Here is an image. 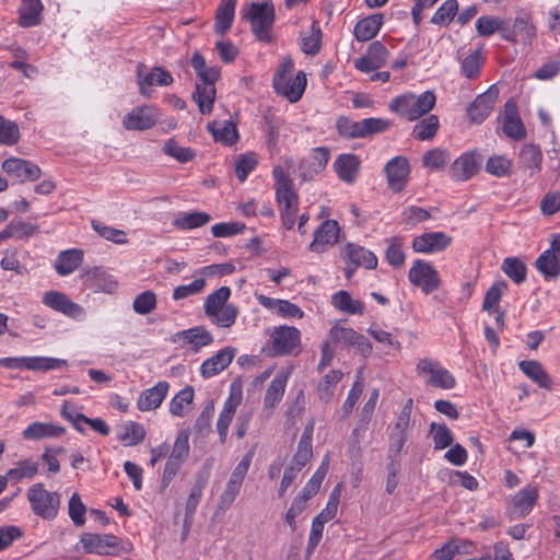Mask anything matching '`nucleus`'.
Masks as SVG:
<instances>
[{
    "mask_svg": "<svg viewBox=\"0 0 560 560\" xmlns=\"http://www.w3.org/2000/svg\"><path fill=\"white\" fill-rule=\"evenodd\" d=\"M160 110L153 105L135 107L122 119V126L127 130H147L155 126L160 119Z\"/></svg>",
    "mask_w": 560,
    "mask_h": 560,
    "instance_id": "13",
    "label": "nucleus"
},
{
    "mask_svg": "<svg viewBox=\"0 0 560 560\" xmlns=\"http://www.w3.org/2000/svg\"><path fill=\"white\" fill-rule=\"evenodd\" d=\"M133 311L140 315H147L156 307V294L153 291H144L138 294L132 303Z\"/></svg>",
    "mask_w": 560,
    "mask_h": 560,
    "instance_id": "62",
    "label": "nucleus"
},
{
    "mask_svg": "<svg viewBox=\"0 0 560 560\" xmlns=\"http://www.w3.org/2000/svg\"><path fill=\"white\" fill-rule=\"evenodd\" d=\"M289 380V373L281 371L279 372L273 380L270 382L265 397H264V408L265 409H273L283 398L285 393L287 383Z\"/></svg>",
    "mask_w": 560,
    "mask_h": 560,
    "instance_id": "31",
    "label": "nucleus"
},
{
    "mask_svg": "<svg viewBox=\"0 0 560 560\" xmlns=\"http://www.w3.org/2000/svg\"><path fill=\"white\" fill-rule=\"evenodd\" d=\"M458 13V1L446 0L431 18V23L440 26H447Z\"/></svg>",
    "mask_w": 560,
    "mask_h": 560,
    "instance_id": "48",
    "label": "nucleus"
},
{
    "mask_svg": "<svg viewBox=\"0 0 560 560\" xmlns=\"http://www.w3.org/2000/svg\"><path fill=\"white\" fill-rule=\"evenodd\" d=\"M231 296V289L229 287H221L218 290L210 293L205 300V314L207 317H214L218 315L220 310L226 306V302Z\"/></svg>",
    "mask_w": 560,
    "mask_h": 560,
    "instance_id": "43",
    "label": "nucleus"
},
{
    "mask_svg": "<svg viewBox=\"0 0 560 560\" xmlns=\"http://www.w3.org/2000/svg\"><path fill=\"white\" fill-rule=\"evenodd\" d=\"M257 159L254 153L241 154L235 163V174L240 182H245L247 176L257 166Z\"/></svg>",
    "mask_w": 560,
    "mask_h": 560,
    "instance_id": "64",
    "label": "nucleus"
},
{
    "mask_svg": "<svg viewBox=\"0 0 560 560\" xmlns=\"http://www.w3.org/2000/svg\"><path fill=\"white\" fill-rule=\"evenodd\" d=\"M67 365L68 362L63 359L48 357H19L0 359V366L5 369H26L31 371L47 372L50 370L62 369Z\"/></svg>",
    "mask_w": 560,
    "mask_h": 560,
    "instance_id": "10",
    "label": "nucleus"
},
{
    "mask_svg": "<svg viewBox=\"0 0 560 560\" xmlns=\"http://www.w3.org/2000/svg\"><path fill=\"white\" fill-rule=\"evenodd\" d=\"M416 371L418 375L427 376L425 384L428 386L442 389L455 387L456 381L454 376L436 360L430 358L420 359Z\"/></svg>",
    "mask_w": 560,
    "mask_h": 560,
    "instance_id": "8",
    "label": "nucleus"
},
{
    "mask_svg": "<svg viewBox=\"0 0 560 560\" xmlns=\"http://www.w3.org/2000/svg\"><path fill=\"white\" fill-rule=\"evenodd\" d=\"M451 160L447 150L435 148L428 151L422 158V164L427 168L441 170Z\"/></svg>",
    "mask_w": 560,
    "mask_h": 560,
    "instance_id": "59",
    "label": "nucleus"
},
{
    "mask_svg": "<svg viewBox=\"0 0 560 560\" xmlns=\"http://www.w3.org/2000/svg\"><path fill=\"white\" fill-rule=\"evenodd\" d=\"M235 353V348L225 347L212 357L205 360L200 365L201 376L205 378H210L225 370L233 361Z\"/></svg>",
    "mask_w": 560,
    "mask_h": 560,
    "instance_id": "23",
    "label": "nucleus"
},
{
    "mask_svg": "<svg viewBox=\"0 0 560 560\" xmlns=\"http://www.w3.org/2000/svg\"><path fill=\"white\" fill-rule=\"evenodd\" d=\"M392 122L384 118H366L360 121V138H366L375 133L388 130Z\"/></svg>",
    "mask_w": 560,
    "mask_h": 560,
    "instance_id": "57",
    "label": "nucleus"
},
{
    "mask_svg": "<svg viewBox=\"0 0 560 560\" xmlns=\"http://www.w3.org/2000/svg\"><path fill=\"white\" fill-rule=\"evenodd\" d=\"M435 450H443L453 444V434L445 424L432 422L430 425Z\"/></svg>",
    "mask_w": 560,
    "mask_h": 560,
    "instance_id": "58",
    "label": "nucleus"
},
{
    "mask_svg": "<svg viewBox=\"0 0 560 560\" xmlns=\"http://www.w3.org/2000/svg\"><path fill=\"white\" fill-rule=\"evenodd\" d=\"M480 168V161L478 154L472 152H466L458 156L450 168V175L457 182H465L475 176Z\"/></svg>",
    "mask_w": 560,
    "mask_h": 560,
    "instance_id": "21",
    "label": "nucleus"
},
{
    "mask_svg": "<svg viewBox=\"0 0 560 560\" xmlns=\"http://www.w3.org/2000/svg\"><path fill=\"white\" fill-rule=\"evenodd\" d=\"M162 151L165 155L173 158L179 163H187L196 156L195 150L179 145L175 139H168L164 143Z\"/></svg>",
    "mask_w": 560,
    "mask_h": 560,
    "instance_id": "49",
    "label": "nucleus"
},
{
    "mask_svg": "<svg viewBox=\"0 0 560 560\" xmlns=\"http://www.w3.org/2000/svg\"><path fill=\"white\" fill-rule=\"evenodd\" d=\"M243 18L249 21L252 32L260 42L270 43L269 34L275 23V5L271 0L252 2L248 10L243 12Z\"/></svg>",
    "mask_w": 560,
    "mask_h": 560,
    "instance_id": "4",
    "label": "nucleus"
},
{
    "mask_svg": "<svg viewBox=\"0 0 560 560\" xmlns=\"http://www.w3.org/2000/svg\"><path fill=\"white\" fill-rule=\"evenodd\" d=\"M144 68L145 66L143 63H138L137 66L139 92L144 97L149 98L152 96V85L168 86L174 81L172 74L162 67H153L150 73L142 75Z\"/></svg>",
    "mask_w": 560,
    "mask_h": 560,
    "instance_id": "15",
    "label": "nucleus"
},
{
    "mask_svg": "<svg viewBox=\"0 0 560 560\" xmlns=\"http://www.w3.org/2000/svg\"><path fill=\"white\" fill-rule=\"evenodd\" d=\"M501 269L517 284L523 283L526 280V265L517 257H506L502 262Z\"/></svg>",
    "mask_w": 560,
    "mask_h": 560,
    "instance_id": "47",
    "label": "nucleus"
},
{
    "mask_svg": "<svg viewBox=\"0 0 560 560\" xmlns=\"http://www.w3.org/2000/svg\"><path fill=\"white\" fill-rule=\"evenodd\" d=\"M20 137L18 124L0 115V144L14 145L19 142Z\"/></svg>",
    "mask_w": 560,
    "mask_h": 560,
    "instance_id": "52",
    "label": "nucleus"
},
{
    "mask_svg": "<svg viewBox=\"0 0 560 560\" xmlns=\"http://www.w3.org/2000/svg\"><path fill=\"white\" fill-rule=\"evenodd\" d=\"M482 66V55L480 50H474L467 57L462 60L460 71L462 74L469 79L474 80L480 75Z\"/></svg>",
    "mask_w": 560,
    "mask_h": 560,
    "instance_id": "51",
    "label": "nucleus"
},
{
    "mask_svg": "<svg viewBox=\"0 0 560 560\" xmlns=\"http://www.w3.org/2000/svg\"><path fill=\"white\" fill-rule=\"evenodd\" d=\"M452 241V236L444 232H427L412 240V249L421 254L439 253L446 249Z\"/></svg>",
    "mask_w": 560,
    "mask_h": 560,
    "instance_id": "17",
    "label": "nucleus"
},
{
    "mask_svg": "<svg viewBox=\"0 0 560 560\" xmlns=\"http://www.w3.org/2000/svg\"><path fill=\"white\" fill-rule=\"evenodd\" d=\"M499 97V89L491 85L486 92L479 94L468 106L467 114L474 124H481L493 110Z\"/></svg>",
    "mask_w": 560,
    "mask_h": 560,
    "instance_id": "14",
    "label": "nucleus"
},
{
    "mask_svg": "<svg viewBox=\"0 0 560 560\" xmlns=\"http://www.w3.org/2000/svg\"><path fill=\"white\" fill-rule=\"evenodd\" d=\"M84 284L105 293H114L117 290V281L102 267H94L82 275Z\"/></svg>",
    "mask_w": 560,
    "mask_h": 560,
    "instance_id": "26",
    "label": "nucleus"
},
{
    "mask_svg": "<svg viewBox=\"0 0 560 560\" xmlns=\"http://www.w3.org/2000/svg\"><path fill=\"white\" fill-rule=\"evenodd\" d=\"M340 226L336 220L324 221L314 232V238L308 248L313 253H325L339 240Z\"/></svg>",
    "mask_w": 560,
    "mask_h": 560,
    "instance_id": "16",
    "label": "nucleus"
},
{
    "mask_svg": "<svg viewBox=\"0 0 560 560\" xmlns=\"http://www.w3.org/2000/svg\"><path fill=\"white\" fill-rule=\"evenodd\" d=\"M435 103V94L432 91H425L420 95L404 94L393 98L389 109L409 121H413L431 112Z\"/></svg>",
    "mask_w": 560,
    "mask_h": 560,
    "instance_id": "2",
    "label": "nucleus"
},
{
    "mask_svg": "<svg viewBox=\"0 0 560 560\" xmlns=\"http://www.w3.org/2000/svg\"><path fill=\"white\" fill-rule=\"evenodd\" d=\"M194 399V388L191 386H186L182 390H179L170 402V412L174 416L182 417L184 416V406L192 402Z\"/></svg>",
    "mask_w": 560,
    "mask_h": 560,
    "instance_id": "60",
    "label": "nucleus"
},
{
    "mask_svg": "<svg viewBox=\"0 0 560 560\" xmlns=\"http://www.w3.org/2000/svg\"><path fill=\"white\" fill-rule=\"evenodd\" d=\"M518 366L520 370L539 387L551 389L552 380L540 362L536 360H523L518 363Z\"/></svg>",
    "mask_w": 560,
    "mask_h": 560,
    "instance_id": "33",
    "label": "nucleus"
},
{
    "mask_svg": "<svg viewBox=\"0 0 560 560\" xmlns=\"http://www.w3.org/2000/svg\"><path fill=\"white\" fill-rule=\"evenodd\" d=\"M542 153L540 148L535 144H525L520 152V163L522 167L528 171L529 176H534L541 170Z\"/></svg>",
    "mask_w": 560,
    "mask_h": 560,
    "instance_id": "38",
    "label": "nucleus"
},
{
    "mask_svg": "<svg viewBox=\"0 0 560 560\" xmlns=\"http://www.w3.org/2000/svg\"><path fill=\"white\" fill-rule=\"evenodd\" d=\"M508 284L504 281L493 283L487 291L482 308L486 311H497L498 304L501 300L503 292L506 290Z\"/></svg>",
    "mask_w": 560,
    "mask_h": 560,
    "instance_id": "63",
    "label": "nucleus"
},
{
    "mask_svg": "<svg viewBox=\"0 0 560 560\" xmlns=\"http://www.w3.org/2000/svg\"><path fill=\"white\" fill-rule=\"evenodd\" d=\"M19 9V25L22 27H33L42 23L44 7L40 0H21Z\"/></svg>",
    "mask_w": 560,
    "mask_h": 560,
    "instance_id": "30",
    "label": "nucleus"
},
{
    "mask_svg": "<svg viewBox=\"0 0 560 560\" xmlns=\"http://www.w3.org/2000/svg\"><path fill=\"white\" fill-rule=\"evenodd\" d=\"M271 349L275 355H290L298 353L301 347V331L292 326H279L271 336Z\"/></svg>",
    "mask_w": 560,
    "mask_h": 560,
    "instance_id": "11",
    "label": "nucleus"
},
{
    "mask_svg": "<svg viewBox=\"0 0 560 560\" xmlns=\"http://www.w3.org/2000/svg\"><path fill=\"white\" fill-rule=\"evenodd\" d=\"M331 304L337 310L352 315H362L365 308L361 301L353 300L350 293L345 290H340L332 294Z\"/></svg>",
    "mask_w": 560,
    "mask_h": 560,
    "instance_id": "41",
    "label": "nucleus"
},
{
    "mask_svg": "<svg viewBox=\"0 0 560 560\" xmlns=\"http://www.w3.org/2000/svg\"><path fill=\"white\" fill-rule=\"evenodd\" d=\"M409 172V163L405 156L398 155L389 160L385 165L388 187L400 192L407 184Z\"/></svg>",
    "mask_w": 560,
    "mask_h": 560,
    "instance_id": "19",
    "label": "nucleus"
},
{
    "mask_svg": "<svg viewBox=\"0 0 560 560\" xmlns=\"http://www.w3.org/2000/svg\"><path fill=\"white\" fill-rule=\"evenodd\" d=\"M313 430L314 423H308L304 432L301 436V440L298 444V450L292 458L291 467H298L299 471L311 460L313 457V447H312V439H313Z\"/></svg>",
    "mask_w": 560,
    "mask_h": 560,
    "instance_id": "29",
    "label": "nucleus"
},
{
    "mask_svg": "<svg viewBox=\"0 0 560 560\" xmlns=\"http://www.w3.org/2000/svg\"><path fill=\"white\" fill-rule=\"evenodd\" d=\"M254 453L252 451L247 452L241 462L233 469L229 481L225 485L224 491L221 493L218 508L220 510H228L235 501L236 497L240 494V491L243 486V481L245 476L248 472Z\"/></svg>",
    "mask_w": 560,
    "mask_h": 560,
    "instance_id": "7",
    "label": "nucleus"
},
{
    "mask_svg": "<svg viewBox=\"0 0 560 560\" xmlns=\"http://www.w3.org/2000/svg\"><path fill=\"white\" fill-rule=\"evenodd\" d=\"M342 373L339 370L328 372L317 386L318 398L325 402L329 401L334 395V388L341 381Z\"/></svg>",
    "mask_w": 560,
    "mask_h": 560,
    "instance_id": "50",
    "label": "nucleus"
},
{
    "mask_svg": "<svg viewBox=\"0 0 560 560\" xmlns=\"http://www.w3.org/2000/svg\"><path fill=\"white\" fill-rule=\"evenodd\" d=\"M382 25L383 14L369 15L355 24L354 36L359 42H368L376 36Z\"/></svg>",
    "mask_w": 560,
    "mask_h": 560,
    "instance_id": "35",
    "label": "nucleus"
},
{
    "mask_svg": "<svg viewBox=\"0 0 560 560\" xmlns=\"http://www.w3.org/2000/svg\"><path fill=\"white\" fill-rule=\"evenodd\" d=\"M340 257L346 265L343 271L348 280L353 277L359 267L374 270L378 264L377 257L373 252L355 243H347L342 246Z\"/></svg>",
    "mask_w": 560,
    "mask_h": 560,
    "instance_id": "6",
    "label": "nucleus"
},
{
    "mask_svg": "<svg viewBox=\"0 0 560 560\" xmlns=\"http://www.w3.org/2000/svg\"><path fill=\"white\" fill-rule=\"evenodd\" d=\"M486 171L495 177L510 176L512 161L505 155H492L486 162Z\"/></svg>",
    "mask_w": 560,
    "mask_h": 560,
    "instance_id": "53",
    "label": "nucleus"
},
{
    "mask_svg": "<svg viewBox=\"0 0 560 560\" xmlns=\"http://www.w3.org/2000/svg\"><path fill=\"white\" fill-rule=\"evenodd\" d=\"M293 69L292 59L290 57L284 58L272 80L276 92L287 97L291 103H295L302 97L306 86L305 73L300 71L292 78Z\"/></svg>",
    "mask_w": 560,
    "mask_h": 560,
    "instance_id": "3",
    "label": "nucleus"
},
{
    "mask_svg": "<svg viewBox=\"0 0 560 560\" xmlns=\"http://www.w3.org/2000/svg\"><path fill=\"white\" fill-rule=\"evenodd\" d=\"M26 495L35 515L47 521L57 516L61 498L58 492L47 491L44 483L38 482L28 488Z\"/></svg>",
    "mask_w": 560,
    "mask_h": 560,
    "instance_id": "5",
    "label": "nucleus"
},
{
    "mask_svg": "<svg viewBox=\"0 0 560 560\" xmlns=\"http://www.w3.org/2000/svg\"><path fill=\"white\" fill-rule=\"evenodd\" d=\"M189 455V432L182 430L178 432L168 458L185 463Z\"/></svg>",
    "mask_w": 560,
    "mask_h": 560,
    "instance_id": "61",
    "label": "nucleus"
},
{
    "mask_svg": "<svg viewBox=\"0 0 560 560\" xmlns=\"http://www.w3.org/2000/svg\"><path fill=\"white\" fill-rule=\"evenodd\" d=\"M82 260L83 252L81 249H67L58 255L55 261V269L58 275L68 276L78 269Z\"/></svg>",
    "mask_w": 560,
    "mask_h": 560,
    "instance_id": "36",
    "label": "nucleus"
},
{
    "mask_svg": "<svg viewBox=\"0 0 560 560\" xmlns=\"http://www.w3.org/2000/svg\"><path fill=\"white\" fill-rule=\"evenodd\" d=\"M168 387V383L163 381L143 390L137 401L138 409L141 411H150L159 408L167 395Z\"/></svg>",
    "mask_w": 560,
    "mask_h": 560,
    "instance_id": "27",
    "label": "nucleus"
},
{
    "mask_svg": "<svg viewBox=\"0 0 560 560\" xmlns=\"http://www.w3.org/2000/svg\"><path fill=\"white\" fill-rule=\"evenodd\" d=\"M408 279L425 294H430L441 287V278L438 270L431 262L422 259L413 261L408 272Z\"/></svg>",
    "mask_w": 560,
    "mask_h": 560,
    "instance_id": "9",
    "label": "nucleus"
},
{
    "mask_svg": "<svg viewBox=\"0 0 560 560\" xmlns=\"http://www.w3.org/2000/svg\"><path fill=\"white\" fill-rule=\"evenodd\" d=\"M174 341H183V345L190 346V350L197 353L202 347L210 346L213 342V336L203 326H196L177 332Z\"/></svg>",
    "mask_w": 560,
    "mask_h": 560,
    "instance_id": "25",
    "label": "nucleus"
},
{
    "mask_svg": "<svg viewBox=\"0 0 560 560\" xmlns=\"http://www.w3.org/2000/svg\"><path fill=\"white\" fill-rule=\"evenodd\" d=\"M66 432L65 428L52 423L34 422L23 431L26 440H39L45 438L60 436Z\"/></svg>",
    "mask_w": 560,
    "mask_h": 560,
    "instance_id": "40",
    "label": "nucleus"
},
{
    "mask_svg": "<svg viewBox=\"0 0 560 560\" xmlns=\"http://www.w3.org/2000/svg\"><path fill=\"white\" fill-rule=\"evenodd\" d=\"M236 0H221L215 12L214 31L219 35L226 34L232 27L235 15Z\"/></svg>",
    "mask_w": 560,
    "mask_h": 560,
    "instance_id": "32",
    "label": "nucleus"
},
{
    "mask_svg": "<svg viewBox=\"0 0 560 560\" xmlns=\"http://www.w3.org/2000/svg\"><path fill=\"white\" fill-rule=\"evenodd\" d=\"M360 163V159L355 154L345 153L336 159L334 168L342 182L352 184L358 176Z\"/></svg>",
    "mask_w": 560,
    "mask_h": 560,
    "instance_id": "28",
    "label": "nucleus"
},
{
    "mask_svg": "<svg viewBox=\"0 0 560 560\" xmlns=\"http://www.w3.org/2000/svg\"><path fill=\"white\" fill-rule=\"evenodd\" d=\"M211 221V215L207 212H180L174 219L173 225L180 230H192L201 228Z\"/></svg>",
    "mask_w": 560,
    "mask_h": 560,
    "instance_id": "42",
    "label": "nucleus"
},
{
    "mask_svg": "<svg viewBox=\"0 0 560 560\" xmlns=\"http://www.w3.org/2000/svg\"><path fill=\"white\" fill-rule=\"evenodd\" d=\"M389 244L386 249V260L387 262L394 267L399 268L405 264L406 255L402 250V238L398 236H394L389 238Z\"/></svg>",
    "mask_w": 560,
    "mask_h": 560,
    "instance_id": "55",
    "label": "nucleus"
},
{
    "mask_svg": "<svg viewBox=\"0 0 560 560\" xmlns=\"http://www.w3.org/2000/svg\"><path fill=\"white\" fill-rule=\"evenodd\" d=\"M535 267L546 280L556 279L560 276V255L550 248L546 249L536 259Z\"/></svg>",
    "mask_w": 560,
    "mask_h": 560,
    "instance_id": "34",
    "label": "nucleus"
},
{
    "mask_svg": "<svg viewBox=\"0 0 560 560\" xmlns=\"http://www.w3.org/2000/svg\"><path fill=\"white\" fill-rule=\"evenodd\" d=\"M276 200L281 214L282 223L291 230L295 223L299 209V196L293 188V182L280 165L273 167Z\"/></svg>",
    "mask_w": 560,
    "mask_h": 560,
    "instance_id": "1",
    "label": "nucleus"
},
{
    "mask_svg": "<svg viewBox=\"0 0 560 560\" xmlns=\"http://www.w3.org/2000/svg\"><path fill=\"white\" fill-rule=\"evenodd\" d=\"M538 499V491L536 488L527 487L520 490L513 497V508L520 512L521 516H525L530 512Z\"/></svg>",
    "mask_w": 560,
    "mask_h": 560,
    "instance_id": "46",
    "label": "nucleus"
},
{
    "mask_svg": "<svg viewBox=\"0 0 560 560\" xmlns=\"http://www.w3.org/2000/svg\"><path fill=\"white\" fill-rule=\"evenodd\" d=\"M440 128L436 115H429L418 121L412 129V136L420 141L432 140Z\"/></svg>",
    "mask_w": 560,
    "mask_h": 560,
    "instance_id": "45",
    "label": "nucleus"
},
{
    "mask_svg": "<svg viewBox=\"0 0 560 560\" xmlns=\"http://www.w3.org/2000/svg\"><path fill=\"white\" fill-rule=\"evenodd\" d=\"M208 129L217 142H221L225 145H232L238 140L236 126L231 120L210 122Z\"/></svg>",
    "mask_w": 560,
    "mask_h": 560,
    "instance_id": "37",
    "label": "nucleus"
},
{
    "mask_svg": "<svg viewBox=\"0 0 560 560\" xmlns=\"http://www.w3.org/2000/svg\"><path fill=\"white\" fill-rule=\"evenodd\" d=\"M192 98L198 104L201 114H210L215 100L214 85L196 83V90L192 94Z\"/></svg>",
    "mask_w": 560,
    "mask_h": 560,
    "instance_id": "44",
    "label": "nucleus"
},
{
    "mask_svg": "<svg viewBox=\"0 0 560 560\" xmlns=\"http://www.w3.org/2000/svg\"><path fill=\"white\" fill-rule=\"evenodd\" d=\"M38 472V464L31 459L20 460L15 468L9 469L7 477L10 480L19 481L23 478L32 479Z\"/></svg>",
    "mask_w": 560,
    "mask_h": 560,
    "instance_id": "56",
    "label": "nucleus"
},
{
    "mask_svg": "<svg viewBox=\"0 0 560 560\" xmlns=\"http://www.w3.org/2000/svg\"><path fill=\"white\" fill-rule=\"evenodd\" d=\"M389 51L378 40L370 44L364 56L354 60V68L362 72H371L382 68L388 58Z\"/></svg>",
    "mask_w": 560,
    "mask_h": 560,
    "instance_id": "18",
    "label": "nucleus"
},
{
    "mask_svg": "<svg viewBox=\"0 0 560 560\" xmlns=\"http://www.w3.org/2000/svg\"><path fill=\"white\" fill-rule=\"evenodd\" d=\"M509 32L513 34L511 43H516V37L520 35L523 44L530 45L536 37V27L530 23L528 14L516 16L513 26L509 27Z\"/></svg>",
    "mask_w": 560,
    "mask_h": 560,
    "instance_id": "39",
    "label": "nucleus"
},
{
    "mask_svg": "<svg viewBox=\"0 0 560 560\" xmlns=\"http://www.w3.org/2000/svg\"><path fill=\"white\" fill-rule=\"evenodd\" d=\"M2 170L9 175L15 176L22 182L38 179L42 175L40 168L26 160L10 158L3 161Z\"/></svg>",
    "mask_w": 560,
    "mask_h": 560,
    "instance_id": "22",
    "label": "nucleus"
},
{
    "mask_svg": "<svg viewBox=\"0 0 560 560\" xmlns=\"http://www.w3.org/2000/svg\"><path fill=\"white\" fill-rule=\"evenodd\" d=\"M43 303L56 312L62 313L73 319L84 315V310L78 303L72 302L65 293L48 291L43 295Z\"/></svg>",
    "mask_w": 560,
    "mask_h": 560,
    "instance_id": "20",
    "label": "nucleus"
},
{
    "mask_svg": "<svg viewBox=\"0 0 560 560\" xmlns=\"http://www.w3.org/2000/svg\"><path fill=\"white\" fill-rule=\"evenodd\" d=\"M145 438V430L142 424L129 421L124 425V432L119 435V440L128 446L141 443Z\"/></svg>",
    "mask_w": 560,
    "mask_h": 560,
    "instance_id": "54",
    "label": "nucleus"
},
{
    "mask_svg": "<svg viewBox=\"0 0 560 560\" xmlns=\"http://www.w3.org/2000/svg\"><path fill=\"white\" fill-rule=\"evenodd\" d=\"M80 542L86 553L101 556H116L119 553L120 540L112 534L83 533L80 536Z\"/></svg>",
    "mask_w": 560,
    "mask_h": 560,
    "instance_id": "12",
    "label": "nucleus"
},
{
    "mask_svg": "<svg viewBox=\"0 0 560 560\" xmlns=\"http://www.w3.org/2000/svg\"><path fill=\"white\" fill-rule=\"evenodd\" d=\"M476 31L479 36L488 37L495 32H500L502 39L506 42L513 40V34L509 32V23L506 20L493 15H481L476 21Z\"/></svg>",
    "mask_w": 560,
    "mask_h": 560,
    "instance_id": "24",
    "label": "nucleus"
}]
</instances>
